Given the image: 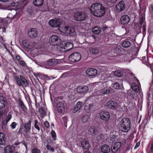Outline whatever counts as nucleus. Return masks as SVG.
<instances>
[{
	"mask_svg": "<svg viewBox=\"0 0 153 153\" xmlns=\"http://www.w3.org/2000/svg\"><path fill=\"white\" fill-rule=\"evenodd\" d=\"M44 124L45 125V127L46 128H48V127H49L50 126V124L49 123L48 121H45L44 122Z\"/></svg>",
	"mask_w": 153,
	"mask_h": 153,
	"instance_id": "603ef678",
	"label": "nucleus"
},
{
	"mask_svg": "<svg viewBox=\"0 0 153 153\" xmlns=\"http://www.w3.org/2000/svg\"><path fill=\"white\" fill-rule=\"evenodd\" d=\"M51 134L52 137L54 138V140H55L56 139L55 138L56 137V134L55 132L54 131L52 130L51 132Z\"/></svg>",
	"mask_w": 153,
	"mask_h": 153,
	"instance_id": "8fccbe9b",
	"label": "nucleus"
},
{
	"mask_svg": "<svg viewBox=\"0 0 153 153\" xmlns=\"http://www.w3.org/2000/svg\"><path fill=\"white\" fill-rule=\"evenodd\" d=\"M62 21L60 19L50 20L49 22V25L53 27H59L61 25Z\"/></svg>",
	"mask_w": 153,
	"mask_h": 153,
	"instance_id": "0eeeda50",
	"label": "nucleus"
},
{
	"mask_svg": "<svg viewBox=\"0 0 153 153\" xmlns=\"http://www.w3.org/2000/svg\"><path fill=\"white\" fill-rule=\"evenodd\" d=\"M90 51L91 53L93 54H97L99 52L98 49L96 48H91L90 50Z\"/></svg>",
	"mask_w": 153,
	"mask_h": 153,
	"instance_id": "e433bc0d",
	"label": "nucleus"
},
{
	"mask_svg": "<svg viewBox=\"0 0 153 153\" xmlns=\"http://www.w3.org/2000/svg\"><path fill=\"white\" fill-rule=\"evenodd\" d=\"M86 73L89 76H95L97 74V71L94 68H89L86 70Z\"/></svg>",
	"mask_w": 153,
	"mask_h": 153,
	"instance_id": "2eb2a0df",
	"label": "nucleus"
},
{
	"mask_svg": "<svg viewBox=\"0 0 153 153\" xmlns=\"http://www.w3.org/2000/svg\"><path fill=\"white\" fill-rule=\"evenodd\" d=\"M31 120H30L28 122L25 123L24 124V128H25L24 132L27 134L29 133L31 129Z\"/></svg>",
	"mask_w": 153,
	"mask_h": 153,
	"instance_id": "dca6fc26",
	"label": "nucleus"
},
{
	"mask_svg": "<svg viewBox=\"0 0 153 153\" xmlns=\"http://www.w3.org/2000/svg\"><path fill=\"white\" fill-rule=\"evenodd\" d=\"M131 87L132 89L135 92H138L139 90V87L134 83L132 84Z\"/></svg>",
	"mask_w": 153,
	"mask_h": 153,
	"instance_id": "f704fd0d",
	"label": "nucleus"
},
{
	"mask_svg": "<svg viewBox=\"0 0 153 153\" xmlns=\"http://www.w3.org/2000/svg\"><path fill=\"white\" fill-rule=\"evenodd\" d=\"M87 17L85 12H79L76 13L74 15L75 20L77 21L81 22L85 20Z\"/></svg>",
	"mask_w": 153,
	"mask_h": 153,
	"instance_id": "7ed1b4c3",
	"label": "nucleus"
},
{
	"mask_svg": "<svg viewBox=\"0 0 153 153\" xmlns=\"http://www.w3.org/2000/svg\"><path fill=\"white\" fill-rule=\"evenodd\" d=\"M12 117V116L11 114H10V113H9L8 114L6 118V123H7L9 120L11 119Z\"/></svg>",
	"mask_w": 153,
	"mask_h": 153,
	"instance_id": "de8ad7c7",
	"label": "nucleus"
},
{
	"mask_svg": "<svg viewBox=\"0 0 153 153\" xmlns=\"http://www.w3.org/2000/svg\"><path fill=\"white\" fill-rule=\"evenodd\" d=\"M56 103V109L58 112L59 113H62L65 111V102L60 101H57Z\"/></svg>",
	"mask_w": 153,
	"mask_h": 153,
	"instance_id": "423d86ee",
	"label": "nucleus"
},
{
	"mask_svg": "<svg viewBox=\"0 0 153 153\" xmlns=\"http://www.w3.org/2000/svg\"><path fill=\"white\" fill-rule=\"evenodd\" d=\"M119 124L122 131L124 132H128L130 128L131 122L128 118L120 119Z\"/></svg>",
	"mask_w": 153,
	"mask_h": 153,
	"instance_id": "f03ea898",
	"label": "nucleus"
},
{
	"mask_svg": "<svg viewBox=\"0 0 153 153\" xmlns=\"http://www.w3.org/2000/svg\"><path fill=\"white\" fill-rule=\"evenodd\" d=\"M16 60L18 61H19L21 59V57L19 55H17L16 57Z\"/></svg>",
	"mask_w": 153,
	"mask_h": 153,
	"instance_id": "bf43d9fd",
	"label": "nucleus"
},
{
	"mask_svg": "<svg viewBox=\"0 0 153 153\" xmlns=\"http://www.w3.org/2000/svg\"><path fill=\"white\" fill-rule=\"evenodd\" d=\"M104 139V135L103 134H100L96 138V140L98 142L102 141Z\"/></svg>",
	"mask_w": 153,
	"mask_h": 153,
	"instance_id": "58836bf2",
	"label": "nucleus"
},
{
	"mask_svg": "<svg viewBox=\"0 0 153 153\" xmlns=\"http://www.w3.org/2000/svg\"><path fill=\"white\" fill-rule=\"evenodd\" d=\"M148 115L151 116L153 111V106L151 105L149 106V105H148Z\"/></svg>",
	"mask_w": 153,
	"mask_h": 153,
	"instance_id": "ea45409f",
	"label": "nucleus"
},
{
	"mask_svg": "<svg viewBox=\"0 0 153 153\" xmlns=\"http://www.w3.org/2000/svg\"><path fill=\"white\" fill-rule=\"evenodd\" d=\"M108 2H110L112 3H115L116 2L117 0H106Z\"/></svg>",
	"mask_w": 153,
	"mask_h": 153,
	"instance_id": "6e6d98bb",
	"label": "nucleus"
},
{
	"mask_svg": "<svg viewBox=\"0 0 153 153\" xmlns=\"http://www.w3.org/2000/svg\"><path fill=\"white\" fill-rule=\"evenodd\" d=\"M100 118L101 119L107 121L110 118V115L108 112L106 111H102L100 114Z\"/></svg>",
	"mask_w": 153,
	"mask_h": 153,
	"instance_id": "9b49d317",
	"label": "nucleus"
},
{
	"mask_svg": "<svg viewBox=\"0 0 153 153\" xmlns=\"http://www.w3.org/2000/svg\"><path fill=\"white\" fill-rule=\"evenodd\" d=\"M82 104L83 103L82 102L79 101L77 102V103L75 106L80 109Z\"/></svg>",
	"mask_w": 153,
	"mask_h": 153,
	"instance_id": "c03bdc74",
	"label": "nucleus"
},
{
	"mask_svg": "<svg viewBox=\"0 0 153 153\" xmlns=\"http://www.w3.org/2000/svg\"><path fill=\"white\" fill-rule=\"evenodd\" d=\"M113 87L116 90H119L120 89V85L117 82H115L113 84Z\"/></svg>",
	"mask_w": 153,
	"mask_h": 153,
	"instance_id": "79ce46f5",
	"label": "nucleus"
},
{
	"mask_svg": "<svg viewBox=\"0 0 153 153\" xmlns=\"http://www.w3.org/2000/svg\"><path fill=\"white\" fill-rule=\"evenodd\" d=\"M114 52L115 53L120 54L121 52V50L119 47H115L114 49Z\"/></svg>",
	"mask_w": 153,
	"mask_h": 153,
	"instance_id": "4c0bfd02",
	"label": "nucleus"
},
{
	"mask_svg": "<svg viewBox=\"0 0 153 153\" xmlns=\"http://www.w3.org/2000/svg\"><path fill=\"white\" fill-rule=\"evenodd\" d=\"M111 90V88H105L102 89L101 92L103 94H109L112 92Z\"/></svg>",
	"mask_w": 153,
	"mask_h": 153,
	"instance_id": "2f4dec72",
	"label": "nucleus"
},
{
	"mask_svg": "<svg viewBox=\"0 0 153 153\" xmlns=\"http://www.w3.org/2000/svg\"><path fill=\"white\" fill-rule=\"evenodd\" d=\"M5 153H18V152H15V146L8 145L4 148Z\"/></svg>",
	"mask_w": 153,
	"mask_h": 153,
	"instance_id": "4468645a",
	"label": "nucleus"
},
{
	"mask_svg": "<svg viewBox=\"0 0 153 153\" xmlns=\"http://www.w3.org/2000/svg\"><path fill=\"white\" fill-rule=\"evenodd\" d=\"M5 135L3 133H0V145L4 146L5 144Z\"/></svg>",
	"mask_w": 153,
	"mask_h": 153,
	"instance_id": "a878e982",
	"label": "nucleus"
},
{
	"mask_svg": "<svg viewBox=\"0 0 153 153\" xmlns=\"http://www.w3.org/2000/svg\"><path fill=\"white\" fill-rule=\"evenodd\" d=\"M3 32H5L6 31V29L5 27H3L2 28Z\"/></svg>",
	"mask_w": 153,
	"mask_h": 153,
	"instance_id": "774afa93",
	"label": "nucleus"
},
{
	"mask_svg": "<svg viewBox=\"0 0 153 153\" xmlns=\"http://www.w3.org/2000/svg\"><path fill=\"white\" fill-rule=\"evenodd\" d=\"M122 46L124 48H128L131 45L130 42L127 40H125L121 44Z\"/></svg>",
	"mask_w": 153,
	"mask_h": 153,
	"instance_id": "cd10ccee",
	"label": "nucleus"
},
{
	"mask_svg": "<svg viewBox=\"0 0 153 153\" xmlns=\"http://www.w3.org/2000/svg\"><path fill=\"white\" fill-rule=\"evenodd\" d=\"M39 124H34V127L37 129L38 131H39L40 130V128L39 127Z\"/></svg>",
	"mask_w": 153,
	"mask_h": 153,
	"instance_id": "5fc2aeb1",
	"label": "nucleus"
},
{
	"mask_svg": "<svg viewBox=\"0 0 153 153\" xmlns=\"http://www.w3.org/2000/svg\"><path fill=\"white\" fill-rule=\"evenodd\" d=\"M9 0H0V1L3 2H5L8 1Z\"/></svg>",
	"mask_w": 153,
	"mask_h": 153,
	"instance_id": "69168bd1",
	"label": "nucleus"
},
{
	"mask_svg": "<svg viewBox=\"0 0 153 153\" xmlns=\"http://www.w3.org/2000/svg\"><path fill=\"white\" fill-rule=\"evenodd\" d=\"M20 143H19L18 142H16L13 145V146H14V145H16V146H17L18 145H19V144Z\"/></svg>",
	"mask_w": 153,
	"mask_h": 153,
	"instance_id": "e2e57ef3",
	"label": "nucleus"
},
{
	"mask_svg": "<svg viewBox=\"0 0 153 153\" xmlns=\"http://www.w3.org/2000/svg\"><path fill=\"white\" fill-rule=\"evenodd\" d=\"M39 111L41 114L44 115L45 114V111L42 108H39Z\"/></svg>",
	"mask_w": 153,
	"mask_h": 153,
	"instance_id": "09e8293b",
	"label": "nucleus"
},
{
	"mask_svg": "<svg viewBox=\"0 0 153 153\" xmlns=\"http://www.w3.org/2000/svg\"><path fill=\"white\" fill-rule=\"evenodd\" d=\"M11 6L13 7H14L16 6V4L15 2H13L11 4Z\"/></svg>",
	"mask_w": 153,
	"mask_h": 153,
	"instance_id": "680f3d73",
	"label": "nucleus"
},
{
	"mask_svg": "<svg viewBox=\"0 0 153 153\" xmlns=\"http://www.w3.org/2000/svg\"><path fill=\"white\" fill-rule=\"evenodd\" d=\"M129 21V17L127 15L123 16L121 18L120 23L123 25L127 24Z\"/></svg>",
	"mask_w": 153,
	"mask_h": 153,
	"instance_id": "f3484780",
	"label": "nucleus"
},
{
	"mask_svg": "<svg viewBox=\"0 0 153 153\" xmlns=\"http://www.w3.org/2000/svg\"><path fill=\"white\" fill-rule=\"evenodd\" d=\"M59 38L56 35H53L51 36L49 39V42L52 45H57L58 42Z\"/></svg>",
	"mask_w": 153,
	"mask_h": 153,
	"instance_id": "ddd939ff",
	"label": "nucleus"
},
{
	"mask_svg": "<svg viewBox=\"0 0 153 153\" xmlns=\"http://www.w3.org/2000/svg\"><path fill=\"white\" fill-rule=\"evenodd\" d=\"M20 78L21 79V82L22 83V85H21V86L23 87H29V83L27 80L22 75L20 76Z\"/></svg>",
	"mask_w": 153,
	"mask_h": 153,
	"instance_id": "412c9836",
	"label": "nucleus"
},
{
	"mask_svg": "<svg viewBox=\"0 0 153 153\" xmlns=\"http://www.w3.org/2000/svg\"><path fill=\"white\" fill-rule=\"evenodd\" d=\"M28 34L29 37L31 38H35L38 36V32L35 28H33L30 29L28 31Z\"/></svg>",
	"mask_w": 153,
	"mask_h": 153,
	"instance_id": "6e6552de",
	"label": "nucleus"
},
{
	"mask_svg": "<svg viewBox=\"0 0 153 153\" xmlns=\"http://www.w3.org/2000/svg\"><path fill=\"white\" fill-rule=\"evenodd\" d=\"M101 150L103 153H108L110 151V148L108 145L104 144L102 146Z\"/></svg>",
	"mask_w": 153,
	"mask_h": 153,
	"instance_id": "4be33fe9",
	"label": "nucleus"
},
{
	"mask_svg": "<svg viewBox=\"0 0 153 153\" xmlns=\"http://www.w3.org/2000/svg\"><path fill=\"white\" fill-rule=\"evenodd\" d=\"M88 117L87 116H83L81 118L82 122L83 123H85L87 120Z\"/></svg>",
	"mask_w": 153,
	"mask_h": 153,
	"instance_id": "37998d69",
	"label": "nucleus"
},
{
	"mask_svg": "<svg viewBox=\"0 0 153 153\" xmlns=\"http://www.w3.org/2000/svg\"><path fill=\"white\" fill-rule=\"evenodd\" d=\"M13 76L14 78V80L15 81L16 84L19 86L22 85V83L21 82L20 77L18 76L16 73L14 74Z\"/></svg>",
	"mask_w": 153,
	"mask_h": 153,
	"instance_id": "5701e85b",
	"label": "nucleus"
},
{
	"mask_svg": "<svg viewBox=\"0 0 153 153\" xmlns=\"http://www.w3.org/2000/svg\"><path fill=\"white\" fill-rule=\"evenodd\" d=\"M73 44L71 42L65 43L64 44V48L67 51L71 50L73 48Z\"/></svg>",
	"mask_w": 153,
	"mask_h": 153,
	"instance_id": "bb28decb",
	"label": "nucleus"
},
{
	"mask_svg": "<svg viewBox=\"0 0 153 153\" xmlns=\"http://www.w3.org/2000/svg\"><path fill=\"white\" fill-rule=\"evenodd\" d=\"M114 75L118 77H122L123 76V75L121 72L119 71H116L114 72Z\"/></svg>",
	"mask_w": 153,
	"mask_h": 153,
	"instance_id": "a19ab883",
	"label": "nucleus"
},
{
	"mask_svg": "<svg viewBox=\"0 0 153 153\" xmlns=\"http://www.w3.org/2000/svg\"><path fill=\"white\" fill-rule=\"evenodd\" d=\"M88 131L91 134H95L97 132V129L94 126H91L89 128Z\"/></svg>",
	"mask_w": 153,
	"mask_h": 153,
	"instance_id": "72a5a7b5",
	"label": "nucleus"
},
{
	"mask_svg": "<svg viewBox=\"0 0 153 153\" xmlns=\"http://www.w3.org/2000/svg\"><path fill=\"white\" fill-rule=\"evenodd\" d=\"M88 90V86L86 85L79 86L77 88V92L81 94L86 93Z\"/></svg>",
	"mask_w": 153,
	"mask_h": 153,
	"instance_id": "f8f14e48",
	"label": "nucleus"
},
{
	"mask_svg": "<svg viewBox=\"0 0 153 153\" xmlns=\"http://www.w3.org/2000/svg\"><path fill=\"white\" fill-rule=\"evenodd\" d=\"M32 153H40V151L38 149L35 148L32 150Z\"/></svg>",
	"mask_w": 153,
	"mask_h": 153,
	"instance_id": "49530a36",
	"label": "nucleus"
},
{
	"mask_svg": "<svg viewBox=\"0 0 153 153\" xmlns=\"http://www.w3.org/2000/svg\"><path fill=\"white\" fill-rule=\"evenodd\" d=\"M143 22H144V19H143V18L142 17L140 19V24L141 26L143 24Z\"/></svg>",
	"mask_w": 153,
	"mask_h": 153,
	"instance_id": "4d7b16f0",
	"label": "nucleus"
},
{
	"mask_svg": "<svg viewBox=\"0 0 153 153\" xmlns=\"http://www.w3.org/2000/svg\"><path fill=\"white\" fill-rule=\"evenodd\" d=\"M58 63L57 59H50L47 60L46 64V65L49 66L55 65Z\"/></svg>",
	"mask_w": 153,
	"mask_h": 153,
	"instance_id": "a211bd4d",
	"label": "nucleus"
},
{
	"mask_svg": "<svg viewBox=\"0 0 153 153\" xmlns=\"http://www.w3.org/2000/svg\"><path fill=\"white\" fill-rule=\"evenodd\" d=\"M46 148L48 150L50 151L53 152L54 151V149L53 147H51L50 145H48L46 146Z\"/></svg>",
	"mask_w": 153,
	"mask_h": 153,
	"instance_id": "a18cd8bd",
	"label": "nucleus"
},
{
	"mask_svg": "<svg viewBox=\"0 0 153 153\" xmlns=\"http://www.w3.org/2000/svg\"><path fill=\"white\" fill-rule=\"evenodd\" d=\"M151 150L152 152H153V143L151 145Z\"/></svg>",
	"mask_w": 153,
	"mask_h": 153,
	"instance_id": "338daca9",
	"label": "nucleus"
},
{
	"mask_svg": "<svg viewBox=\"0 0 153 153\" xmlns=\"http://www.w3.org/2000/svg\"><path fill=\"white\" fill-rule=\"evenodd\" d=\"M81 56L79 53L75 52L71 54L69 56V60L72 62H76L79 61L81 59Z\"/></svg>",
	"mask_w": 153,
	"mask_h": 153,
	"instance_id": "20e7f679",
	"label": "nucleus"
},
{
	"mask_svg": "<svg viewBox=\"0 0 153 153\" xmlns=\"http://www.w3.org/2000/svg\"><path fill=\"white\" fill-rule=\"evenodd\" d=\"M91 13L97 17H101L105 13V7L101 4L96 3L92 4L90 7Z\"/></svg>",
	"mask_w": 153,
	"mask_h": 153,
	"instance_id": "f257e3e1",
	"label": "nucleus"
},
{
	"mask_svg": "<svg viewBox=\"0 0 153 153\" xmlns=\"http://www.w3.org/2000/svg\"><path fill=\"white\" fill-rule=\"evenodd\" d=\"M128 97L131 100L133 101L135 99V94L134 91L131 90L128 91Z\"/></svg>",
	"mask_w": 153,
	"mask_h": 153,
	"instance_id": "b1692460",
	"label": "nucleus"
},
{
	"mask_svg": "<svg viewBox=\"0 0 153 153\" xmlns=\"http://www.w3.org/2000/svg\"><path fill=\"white\" fill-rule=\"evenodd\" d=\"M19 64L21 65L24 66H25L26 65L25 62L23 60L20 61L19 62Z\"/></svg>",
	"mask_w": 153,
	"mask_h": 153,
	"instance_id": "864d4df0",
	"label": "nucleus"
},
{
	"mask_svg": "<svg viewBox=\"0 0 153 153\" xmlns=\"http://www.w3.org/2000/svg\"><path fill=\"white\" fill-rule=\"evenodd\" d=\"M125 7L126 4L123 1L119 2L116 6V9L119 12L123 11L125 9Z\"/></svg>",
	"mask_w": 153,
	"mask_h": 153,
	"instance_id": "1a4fd4ad",
	"label": "nucleus"
},
{
	"mask_svg": "<svg viewBox=\"0 0 153 153\" xmlns=\"http://www.w3.org/2000/svg\"><path fill=\"white\" fill-rule=\"evenodd\" d=\"M106 106L108 109L115 110L118 108V104L116 101L111 100L107 103Z\"/></svg>",
	"mask_w": 153,
	"mask_h": 153,
	"instance_id": "39448f33",
	"label": "nucleus"
},
{
	"mask_svg": "<svg viewBox=\"0 0 153 153\" xmlns=\"http://www.w3.org/2000/svg\"><path fill=\"white\" fill-rule=\"evenodd\" d=\"M101 31V28L100 27H94L92 30V32L94 34H99Z\"/></svg>",
	"mask_w": 153,
	"mask_h": 153,
	"instance_id": "c756f323",
	"label": "nucleus"
},
{
	"mask_svg": "<svg viewBox=\"0 0 153 153\" xmlns=\"http://www.w3.org/2000/svg\"><path fill=\"white\" fill-rule=\"evenodd\" d=\"M94 108V104H92L85 105L84 110L86 112L89 113L93 111Z\"/></svg>",
	"mask_w": 153,
	"mask_h": 153,
	"instance_id": "6ab92c4d",
	"label": "nucleus"
},
{
	"mask_svg": "<svg viewBox=\"0 0 153 153\" xmlns=\"http://www.w3.org/2000/svg\"><path fill=\"white\" fill-rule=\"evenodd\" d=\"M121 143L120 142H117L112 146L111 149L112 153H117V151L120 150Z\"/></svg>",
	"mask_w": 153,
	"mask_h": 153,
	"instance_id": "9d476101",
	"label": "nucleus"
},
{
	"mask_svg": "<svg viewBox=\"0 0 153 153\" xmlns=\"http://www.w3.org/2000/svg\"><path fill=\"white\" fill-rule=\"evenodd\" d=\"M79 110V108L76 107V106H75L73 112L74 113H75Z\"/></svg>",
	"mask_w": 153,
	"mask_h": 153,
	"instance_id": "13d9d810",
	"label": "nucleus"
},
{
	"mask_svg": "<svg viewBox=\"0 0 153 153\" xmlns=\"http://www.w3.org/2000/svg\"><path fill=\"white\" fill-rule=\"evenodd\" d=\"M63 99V97H59L57 98V100H56V102H57V101H59V100H62Z\"/></svg>",
	"mask_w": 153,
	"mask_h": 153,
	"instance_id": "052dcab7",
	"label": "nucleus"
},
{
	"mask_svg": "<svg viewBox=\"0 0 153 153\" xmlns=\"http://www.w3.org/2000/svg\"><path fill=\"white\" fill-rule=\"evenodd\" d=\"M5 103L6 101L4 100L3 97L0 96V109L5 107Z\"/></svg>",
	"mask_w": 153,
	"mask_h": 153,
	"instance_id": "7c9ffc66",
	"label": "nucleus"
},
{
	"mask_svg": "<svg viewBox=\"0 0 153 153\" xmlns=\"http://www.w3.org/2000/svg\"><path fill=\"white\" fill-rule=\"evenodd\" d=\"M19 105L20 106L22 110L24 112H25L27 111V108L23 102L22 101L21 98H19L18 99Z\"/></svg>",
	"mask_w": 153,
	"mask_h": 153,
	"instance_id": "393cba45",
	"label": "nucleus"
},
{
	"mask_svg": "<svg viewBox=\"0 0 153 153\" xmlns=\"http://www.w3.org/2000/svg\"><path fill=\"white\" fill-rule=\"evenodd\" d=\"M117 140L116 136L114 135H113L110 137L109 139V142L110 143H113L116 142Z\"/></svg>",
	"mask_w": 153,
	"mask_h": 153,
	"instance_id": "c9c22d12",
	"label": "nucleus"
},
{
	"mask_svg": "<svg viewBox=\"0 0 153 153\" xmlns=\"http://www.w3.org/2000/svg\"><path fill=\"white\" fill-rule=\"evenodd\" d=\"M82 147L85 149H88L90 148L89 144L88 141H83L82 142Z\"/></svg>",
	"mask_w": 153,
	"mask_h": 153,
	"instance_id": "473e14b6",
	"label": "nucleus"
},
{
	"mask_svg": "<svg viewBox=\"0 0 153 153\" xmlns=\"http://www.w3.org/2000/svg\"><path fill=\"white\" fill-rule=\"evenodd\" d=\"M44 0H33V4L37 7H39L43 4Z\"/></svg>",
	"mask_w": 153,
	"mask_h": 153,
	"instance_id": "c85d7f7f",
	"label": "nucleus"
},
{
	"mask_svg": "<svg viewBox=\"0 0 153 153\" xmlns=\"http://www.w3.org/2000/svg\"><path fill=\"white\" fill-rule=\"evenodd\" d=\"M16 125L17 124L16 122H13L11 124L10 126L12 129H14L15 128Z\"/></svg>",
	"mask_w": 153,
	"mask_h": 153,
	"instance_id": "3c124183",
	"label": "nucleus"
},
{
	"mask_svg": "<svg viewBox=\"0 0 153 153\" xmlns=\"http://www.w3.org/2000/svg\"><path fill=\"white\" fill-rule=\"evenodd\" d=\"M143 32H145L146 31V28L145 27V25H143Z\"/></svg>",
	"mask_w": 153,
	"mask_h": 153,
	"instance_id": "0e129e2a",
	"label": "nucleus"
},
{
	"mask_svg": "<svg viewBox=\"0 0 153 153\" xmlns=\"http://www.w3.org/2000/svg\"><path fill=\"white\" fill-rule=\"evenodd\" d=\"M64 31H65V33L67 34L71 35L72 34H73L74 33V28L72 27L65 26Z\"/></svg>",
	"mask_w": 153,
	"mask_h": 153,
	"instance_id": "aec40b11",
	"label": "nucleus"
}]
</instances>
